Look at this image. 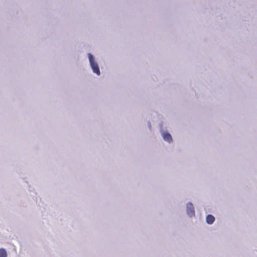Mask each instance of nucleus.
Instances as JSON below:
<instances>
[{
	"mask_svg": "<svg viewBox=\"0 0 257 257\" xmlns=\"http://www.w3.org/2000/svg\"><path fill=\"white\" fill-rule=\"evenodd\" d=\"M7 253L6 250L4 248L0 249V257H7Z\"/></svg>",
	"mask_w": 257,
	"mask_h": 257,
	"instance_id": "5",
	"label": "nucleus"
},
{
	"mask_svg": "<svg viewBox=\"0 0 257 257\" xmlns=\"http://www.w3.org/2000/svg\"><path fill=\"white\" fill-rule=\"evenodd\" d=\"M90 66L93 70L94 73L99 75L100 74V70L97 63L95 61L93 55L89 53L88 55Z\"/></svg>",
	"mask_w": 257,
	"mask_h": 257,
	"instance_id": "1",
	"label": "nucleus"
},
{
	"mask_svg": "<svg viewBox=\"0 0 257 257\" xmlns=\"http://www.w3.org/2000/svg\"><path fill=\"white\" fill-rule=\"evenodd\" d=\"M163 138L165 141H168V142H170L172 141L171 135L168 133H163Z\"/></svg>",
	"mask_w": 257,
	"mask_h": 257,
	"instance_id": "3",
	"label": "nucleus"
},
{
	"mask_svg": "<svg viewBox=\"0 0 257 257\" xmlns=\"http://www.w3.org/2000/svg\"><path fill=\"white\" fill-rule=\"evenodd\" d=\"M187 210L189 216H192L195 215L194 209L192 203H188L187 204Z\"/></svg>",
	"mask_w": 257,
	"mask_h": 257,
	"instance_id": "2",
	"label": "nucleus"
},
{
	"mask_svg": "<svg viewBox=\"0 0 257 257\" xmlns=\"http://www.w3.org/2000/svg\"><path fill=\"white\" fill-rule=\"evenodd\" d=\"M215 220L214 217L212 215H208L206 217V222L209 224H212Z\"/></svg>",
	"mask_w": 257,
	"mask_h": 257,
	"instance_id": "4",
	"label": "nucleus"
}]
</instances>
